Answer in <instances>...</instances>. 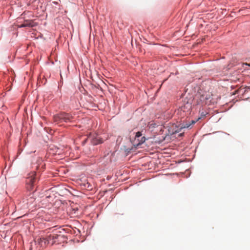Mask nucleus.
I'll return each instance as SVG.
<instances>
[{"label": "nucleus", "mask_w": 250, "mask_h": 250, "mask_svg": "<svg viewBox=\"0 0 250 250\" xmlns=\"http://www.w3.org/2000/svg\"><path fill=\"white\" fill-rule=\"evenodd\" d=\"M88 140H90L91 144L93 145H97L104 142L103 139L98 135H90L83 142V144H85Z\"/></svg>", "instance_id": "nucleus-5"}, {"label": "nucleus", "mask_w": 250, "mask_h": 250, "mask_svg": "<svg viewBox=\"0 0 250 250\" xmlns=\"http://www.w3.org/2000/svg\"><path fill=\"white\" fill-rule=\"evenodd\" d=\"M172 127H173V128L174 127V125H173V126H172Z\"/></svg>", "instance_id": "nucleus-13"}, {"label": "nucleus", "mask_w": 250, "mask_h": 250, "mask_svg": "<svg viewBox=\"0 0 250 250\" xmlns=\"http://www.w3.org/2000/svg\"><path fill=\"white\" fill-rule=\"evenodd\" d=\"M145 137L142 136L141 132L138 131L136 133L135 138L131 140V143L135 148H136L143 144L146 141Z\"/></svg>", "instance_id": "nucleus-4"}, {"label": "nucleus", "mask_w": 250, "mask_h": 250, "mask_svg": "<svg viewBox=\"0 0 250 250\" xmlns=\"http://www.w3.org/2000/svg\"><path fill=\"white\" fill-rule=\"evenodd\" d=\"M200 119V118H198L197 120H196V121L192 120V121H191V123H190V124H191V125H193V124H195V123H196L198 120H199Z\"/></svg>", "instance_id": "nucleus-10"}, {"label": "nucleus", "mask_w": 250, "mask_h": 250, "mask_svg": "<svg viewBox=\"0 0 250 250\" xmlns=\"http://www.w3.org/2000/svg\"><path fill=\"white\" fill-rule=\"evenodd\" d=\"M197 96L199 98V100L198 104H207L208 103V101L210 98L209 94L207 92H204L202 94L199 93Z\"/></svg>", "instance_id": "nucleus-6"}, {"label": "nucleus", "mask_w": 250, "mask_h": 250, "mask_svg": "<svg viewBox=\"0 0 250 250\" xmlns=\"http://www.w3.org/2000/svg\"><path fill=\"white\" fill-rule=\"evenodd\" d=\"M36 23L32 20H25L23 23L19 25V27H34Z\"/></svg>", "instance_id": "nucleus-7"}, {"label": "nucleus", "mask_w": 250, "mask_h": 250, "mask_svg": "<svg viewBox=\"0 0 250 250\" xmlns=\"http://www.w3.org/2000/svg\"><path fill=\"white\" fill-rule=\"evenodd\" d=\"M42 243L43 244V246H41L42 247H45L46 245H44V241H42Z\"/></svg>", "instance_id": "nucleus-12"}, {"label": "nucleus", "mask_w": 250, "mask_h": 250, "mask_svg": "<svg viewBox=\"0 0 250 250\" xmlns=\"http://www.w3.org/2000/svg\"><path fill=\"white\" fill-rule=\"evenodd\" d=\"M133 147H132L131 148H126V146H124V150L126 153V155H128L129 154H130L131 153V152L133 150Z\"/></svg>", "instance_id": "nucleus-9"}, {"label": "nucleus", "mask_w": 250, "mask_h": 250, "mask_svg": "<svg viewBox=\"0 0 250 250\" xmlns=\"http://www.w3.org/2000/svg\"><path fill=\"white\" fill-rule=\"evenodd\" d=\"M190 125H191V124H186L181 125L180 129H179L180 130H175L174 131H173V138H176L177 133L179 132L182 129L185 128H188L190 127Z\"/></svg>", "instance_id": "nucleus-8"}, {"label": "nucleus", "mask_w": 250, "mask_h": 250, "mask_svg": "<svg viewBox=\"0 0 250 250\" xmlns=\"http://www.w3.org/2000/svg\"><path fill=\"white\" fill-rule=\"evenodd\" d=\"M183 133H184L183 132H181V133H180L178 135V136L179 137H181V136H183Z\"/></svg>", "instance_id": "nucleus-11"}, {"label": "nucleus", "mask_w": 250, "mask_h": 250, "mask_svg": "<svg viewBox=\"0 0 250 250\" xmlns=\"http://www.w3.org/2000/svg\"><path fill=\"white\" fill-rule=\"evenodd\" d=\"M59 235L56 234H50L45 237L40 238L38 239V242L41 246H43L42 241H44V245L51 244L53 245L55 242V239H58Z\"/></svg>", "instance_id": "nucleus-3"}, {"label": "nucleus", "mask_w": 250, "mask_h": 250, "mask_svg": "<svg viewBox=\"0 0 250 250\" xmlns=\"http://www.w3.org/2000/svg\"><path fill=\"white\" fill-rule=\"evenodd\" d=\"M73 117L72 115L65 112H62L54 116V121L58 123L62 122H71Z\"/></svg>", "instance_id": "nucleus-1"}, {"label": "nucleus", "mask_w": 250, "mask_h": 250, "mask_svg": "<svg viewBox=\"0 0 250 250\" xmlns=\"http://www.w3.org/2000/svg\"><path fill=\"white\" fill-rule=\"evenodd\" d=\"M36 172L33 171L28 174L26 180V188L28 190H33L36 183Z\"/></svg>", "instance_id": "nucleus-2"}]
</instances>
